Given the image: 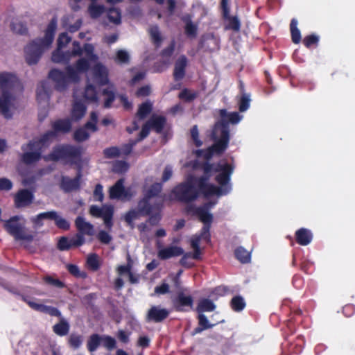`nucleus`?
I'll return each mask as SVG.
<instances>
[{
	"label": "nucleus",
	"instance_id": "nucleus-1",
	"mask_svg": "<svg viewBox=\"0 0 355 355\" xmlns=\"http://www.w3.org/2000/svg\"><path fill=\"white\" fill-rule=\"evenodd\" d=\"M205 175L197 179L190 177L172 191L173 197L180 201L189 202L195 200L199 192L205 196H223L232 189L230 176L234 167L225 160L217 164H206L203 168Z\"/></svg>",
	"mask_w": 355,
	"mask_h": 355
},
{
	"label": "nucleus",
	"instance_id": "nucleus-2",
	"mask_svg": "<svg viewBox=\"0 0 355 355\" xmlns=\"http://www.w3.org/2000/svg\"><path fill=\"white\" fill-rule=\"evenodd\" d=\"M71 41V37L67 33H63L58 39V48L53 52L52 61L55 63H67L76 56H80L85 53L87 58H79L75 67L69 65L67 67V73L58 69H52L49 74V78L55 83V89L60 92L64 91L69 83H77L80 80V73L86 72L89 68V61L96 62L98 56L94 53V46L92 44H85L82 48L78 42H73L71 51H62Z\"/></svg>",
	"mask_w": 355,
	"mask_h": 355
},
{
	"label": "nucleus",
	"instance_id": "nucleus-3",
	"mask_svg": "<svg viewBox=\"0 0 355 355\" xmlns=\"http://www.w3.org/2000/svg\"><path fill=\"white\" fill-rule=\"evenodd\" d=\"M92 82L98 86L106 85L107 87L103 90V95L105 96L104 107L108 108L115 99V87L109 79V71L107 68L101 62H97L91 70V75L87 78V83L84 92V98L88 103H98L97 92Z\"/></svg>",
	"mask_w": 355,
	"mask_h": 355
},
{
	"label": "nucleus",
	"instance_id": "nucleus-4",
	"mask_svg": "<svg viewBox=\"0 0 355 355\" xmlns=\"http://www.w3.org/2000/svg\"><path fill=\"white\" fill-rule=\"evenodd\" d=\"M54 131L46 132L38 141H31L26 146L22 147L24 151L22 155V160L26 164H32L38 161L41 158V154L43 149L47 147L51 141L55 137L56 132H69L71 128V121L69 119H60L54 122L53 124Z\"/></svg>",
	"mask_w": 355,
	"mask_h": 355
},
{
	"label": "nucleus",
	"instance_id": "nucleus-5",
	"mask_svg": "<svg viewBox=\"0 0 355 355\" xmlns=\"http://www.w3.org/2000/svg\"><path fill=\"white\" fill-rule=\"evenodd\" d=\"M0 112L6 119L12 117V111L15 108L14 94L17 89L21 90V87L18 78L10 73H0Z\"/></svg>",
	"mask_w": 355,
	"mask_h": 355
},
{
	"label": "nucleus",
	"instance_id": "nucleus-6",
	"mask_svg": "<svg viewBox=\"0 0 355 355\" xmlns=\"http://www.w3.org/2000/svg\"><path fill=\"white\" fill-rule=\"evenodd\" d=\"M57 22L55 17L52 18L45 31L44 37L33 40L25 47V58L28 64H36L42 53L49 49L54 40Z\"/></svg>",
	"mask_w": 355,
	"mask_h": 355
},
{
	"label": "nucleus",
	"instance_id": "nucleus-7",
	"mask_svg": "<svg viewBox=\"0 0 355 355\" xmlns=\"http://www.w3.org/2000/svg\"><path fill=\"white\" fill-rule=\"evenodd\" d=\"M214 205V203L206 204L202 207H198L195 210V213L199 217L201 222L204 223V227L202 229L201 233L199 235H194L191 239V246L193 249L192 258L194 259H200V244L202 241L207 243L210 241V225L213 220V216L209 213V209Z\"/></svg>",
	"mask_w": 355,
	"mask_h": 355
},
{
	"label": "nucleus",
	"instance_id": "nucleus-8",
	"mask_svg": "<svg viewBox=\"0 0 355 355\" xmlns=\"http://www.w3.org/2000/svg\"><path fill=\"white\" fill-rule=\"evenodd\" d=\"M211 137L214 144L207 149L204 155L207 159H209L215 153H223L227 148L230 140L227 125L221 122L216 123L213 128Z\"/></svg>",
	"mask_w": 355,
	"mask_h": 355
},
{
	"label": "nucleus",
	"instance_id": "nucleus-9",
	"mask_svg": "<svg viewBox=\"0 0 355 355\" xmlns=\"http://www.w3.org/2000/svg\"><path fill=\"white\" fill-rule=\"evenodd\" d=\"M82 148L73 146H62L54 148L52 153L45 156L46 161L63 159L66 163L76 164L80 166Z\"/></svg>",
	"mask_w": 355,
	"mask_h": 355
},
{
	"label": "nucleus",
	"instance_id": "nucleus-10",
	"mask_svg": "<svg viewBox=\"0 0 355 355\" xmlns=\"http://www.w3.org/2000/svg\"><path fill=\"white\" fill-rule=\"evenodd\" d=\"M162 190V184L160 183L153 184L150 189H146L145 198L139 201L138 205V210H130L128 211L125 219L128 223H131L134 220L137 219L140 215L149 214L153 208L150 206L149 200L156 196Z\"/></svg>",
	"mask_w": 355,
	"mask_h": 355
},
{
	"label": "nucleus",
	"instance_id": "nucleus-11",
	"mask_svg": "<svg viewBox=\"0 0 355 355\" xmlns=\"http://www.w3.org/2000/svg\"><path fill=\"white\" fill-rule=\"evenodd\" d=\"M20 218V216H15L5 220L4 227L16 240L31 241L33 239V236L25 232L24 225L19 222Z\"/></svg>",
	"mask_w": 355,
	"mask_h": 355
},
{
	"label": "nucleus",
	"instance_id": "nucleus-12",
	"mask_svg": "<svg viewBox=\"0 0 355 355\" xmlns=\"http://www.w3.org/2000/svg\"><path fill=\"white\" fill-rule=\"evenodd\" d=\"M98 122V114L95 112H92L90 116V121H88L84 128L78 129L74 132V139L77 141H83L89 137V135L87 130L93 132L98 130L96 123Z\"/></svg>",
	"mask_w": 355,
	"mask_h": 355
},
{
	"label": "nucleus",
	"instance_id": "nucleus-13",
	"mask_svg": "<svg viewBox=\"0 0 355 355\" xmlns=\"http://www.w3.org/2000/svg\"><path fill=\"white\" fill-rule=\"evenodd\" d=\"M90 214L95 217H101L105 226L110 229L112 226L113 207L112 206L103 205L99 207L92 205L89 210Z\"/></svg>",
	"mask_w": 355,
	"mask_h": 355
},
{
	"label": "nucleus",
	"instance_id": "nucleus-14",
	"mask_svg": "<svg viewBox=\"0 0 355 355\" xmlns=\"http://www.w3.org/2000/svg\"><path fill=\"white\" fill-rule=\"evenodd\" d=\"M123 179L119 180L110 189V197L112 199L128 200L133 196L134 193L130 188L125 189Z\"/></svg>",
	"mask_w": 355,
	"mask_h": 355
},
{
	"label": "nucleus",
	"instance_id": "nucleus-15",
	"mask_svg": "<svg viewBox=\"0 0 355 355\" xmlns=\"http://www.w3.org/2000/svg\"><path fill=\"white\" fill-rule=\"evenodd\" d=\"M157 246L158 248L157 256L162 260L178 257L184 253V250L180 246L170 245L166 248H162L159 241L157 243Z\"/></svg>",
	"mask_w": 355,
	"mask_h": 355
},
{
	"label": "nucleus",
	"instance_id": "nucleus-16",
	"mask_svg": "<svg viewBox=\"0 0 355 355\" xmlns=\"http://www.w3.org/2000/svg\"><path fill=\"white\" fill-rule=\"evenodd\" d=\"M193 300L190 295H185L183 293L178 294L174 300V306L176 310L180 311H187L193 308Z\"/></svg>",
	"mask_w": 355,
	"mask_h": 355
},
{
	"label": "nucleus",
	"instance_id": "nucleus-17",
	"mask_svg": "<svg viewBox=\"0 0 355 355\" xmlns=\"http://www.w3.org/2000/svg\"><path fill=\"white\" fill-rule=\"evenodd\" d=\"M34 198L33 191L27 189L19 191L15 196V203L17 207H23L30 205Z\"/></svg>",
	"mask_w": 355,
	"mask_h": 355
},
{
	"label": "nucleus",
	"instance_id": "nucleus-18",
	"mask_svg": "<svg viewBox=\"0 0 355 355\" xmlns=\"http://www.w3.org/2000/svg\"><path fill=\"white\" fill-rule=\"evenodd\" d=\"M73 98L75 103L73 105L71 117L73 121H79L85 116L87 107L85 105L78 101L79 95L77 90L73 92Z\"/></svg>",
	"mask_w": 355,
	"mask_h": 355
},
{
	"label": "nucleus",
	"instance_id": "nucleus-19",
	"mask_svg": "<svg viewBox=\"0 0 355 355\" xmlns=\"http://www.w3.org/2000/svg\"><path fill=\"white\" fill-rule=\"evenodd\" d=\"M169 311L166 309H161L159 306H152L147 314V321L159 322L168 317Z\"/></svg>",
	"mask_w": 355,
	"mask_h": 355
},
{
	"label": "nucleus",
	"instance_id": "nucleus-20",
	"mask_svg": "<svg viewBox=\"0 0 355 355\" xmlns=\"http://www.w3.org/2000/svg\"><path fill=\"white\" fill-rule=\"evenodd\" d=\"M80 169H79L78 175L73 179H70L67 177L63 176L62 178L60 188L65 192H70L73 190H76L80 187Z\"/></svg>",
	"mask_w": 355,
	"mask_h": 355
},
{
	"label": "nucleus",
	"instance_id": "nucleus-21",
	"mask_svg": "<svg viewBox=\"0 0 355 355\" xmlns=\"http://www.w3.org/2000/svg\"><path fill=\"white\" fill-rule=\"evenodd\" d=\"M75 225L78 233L83 235L92 236L94 234V226L86 221L83 216H78L75 220Z\"/></svg>",
	"mask_w": 355,
	"mask_h": 355
},
{
	"label": "nucleus",
	"instance_id": "nucleus-22",
	"mask_svg": "<svg viewBox=\"0 0 355 355\" xmlns=\"http://www.w3.org/2000/svg\"><path fill=\"white\" fill-rule=\"evenodd\" d=\"M187 64V59L184 55L181 56L176 61L174 69V78L176 80H181L184 78Z\"/></svg>",
	"mask_w": 355,
	"mask_h": 355
},
{
	"label": "nucleus",
	"instance_id": "nucleus-23",
	"mask_svg": "<svg viewBox=\"0 0 355 355\" xmlns=\"http://www.w3.org/2000/svg\"><path fill=\"white\" fill-rule=\"evenodd\" d=\"M295 236L297 242L301 245H307L311 242L313 239L311 232L305 228L298 230L295 233Z\"/></svg>",
	"mask_w": 355,
	"mask_h": 355
},
{
	"label": "nucleus",
	"instance_id": "nucleus-24",
	"mask_svg": "<svg viewBox=\"0 0 355 355\" xmlns=\"http://www.w3.org/2000/svg\"><path fill=\"white\" fill-rule=\"evenodd\" d=\"M102 345V335L92 334L87 342V347L89 352H94Z\"/></svg>",
	"mask_w": 355,
	"mask_h": 355
},
{
	"label": "nucleus",
	"instance_id": "nucleus-25",
	"mask_svg": "<svg viewBox=\"0 0 355 355\" xmlns=\"http://www.w3.org/2000/svg\"><path fill=\"white\" fill-rule=\"evenodd\" d=\"M58 214L55 211L43 212V213L39 214L37 216L32 218L31 220L37 226H41L42 225L41 223V220L42 219H50V220H55Z\"/></svg>",
	"mask_w": 355,
	"mask_h": 355
},
{
	"label": "nucleus",
	"instance_id": "nucleus-26",
	"mask_svg": "<svg viewBox=\"0 0 355 355\" xmlns=\"http://www.w3.org/2000/svg\"><path fill=\"white\" fill-rule=\"evenodd\" d=\"M216 309L214 303L209 299H202L199 301L196 310L198 313L210 312Z\"/></svg>",
	"mask_w": 355,
	"mask_h": 355
},
{
	"label": "nucleus",
	"instance_id": "nucleus-27",
	"mask_svg": "<svg viewBox=\"0 0 355 355\" xmlns=\"http://www.w3.org/2000/svg\"><path fill=\"white\" fill-rule=\"evenodd\" d=\"M37 99L40 104L47 103L49 101V94L46 90V83L42 82L37 89Z\"/></svg>",
	"mask_w": 355,
	"mask_h": 355
},
{
	"label": "nucleus",
	"instance_id": "nucleus-28",
	"mask_svg": "<svg viewBox=\"0 0 355 355\" xmlns=\"http://www.w3.org/2000/svg\"><path fill=\"white\" fill-rule=\"evenodd\" d=\"M148 122L157 132H160L165 125L166 119L162 116H153Z\"/></svg>",
	"mask_w": 355,
	"mask_h": 355
},
{
	"label": "nucleus",
	"instance_id": "nucleus-29",
	"mask_svg": "<svg viewBox=\"0 0 355 355\" xmlns=\"http://www.w3.org/2000/svg\"><path fill=\"white\" fill-rule=\"evenodd\" d=\"M53 329L55 334L60 336H64L69 333V324L67 320L62 319L59 323L53 326Z\"/></svg>",
	"mask_w": 355,
	"mask_h": 355
},
{
	"label": "nucleus",
	"instance_id": "nucleus-30",
	"mask_svg": "<svg viewBox=\"0 0 355 355\" xmlns=\"http://www.w3.org/2000/svg\"><path fill=\"white\" fill-rule=\"evenodd\" d=\"M152 108L153 103L149 101H146L139 106L137 112V116L140 119L146 118V116L151 112Z\"/></svg>",
	"mask_w": 355,
	"mask_h": 355
},
{
	"label": "nucleus",
	"instance_id": "nucleus-31",
	"mask_svg": "<svg viewBox=\"0 0 355 355\" xmlns=\"http://www.w3.org/2000/svg\"><path fill=\"white\" fill-rule=\"evenodd\" d=\"M297 21L293 19L291 22V32L292 35V40L295 44H298L301 40V34L300 30L297 27Z\"/></svg>",
	"mask_w": 355,
	"mask_h": 355
},
{
	"label": "nucleus",
	"instance_id": "nucleus-32",
	"mask_svg": "<svg viewBox=\"0 0 355 355\" xmlns=\"http://www.w3.org/2000/svg\"><path fill=\"white\" fill-rule=\"evenodd\" d=\"M220 114L223 118L227 117L228 121L233 124L238 123L242 119V116H241L238 112H231L227 114L225 110H221L220 111Z\"/></svg>",
	"mask_w": 355,
	"mask_h": 355
},
{
	"label": "nucleus",
	"instance_id": "nucleus-33",
	"mask_svg": "<svg viewBox=\"0 0 355 355\" xmlns=\"http://www.w3.org/2000/svg\"><path fill=\"white\" fill-rule=\"evenodd\" d=\"M235 256L241 263H245L250 261V252L242 247L235 250Z\"/></svg>",
	"mask_w": 355,
	"mask_h": 355
},
{
	"label": "nucleus",
	"instance_id": "nucleus-34",
	"mask_svg": "<svg viewBox=\"0 0 355 355\" xmlns=\"http://www.w3.org/2000/svg\"><path fill=\"white\" fill-rule=\"evenodd\" d=\"M104 11L103 6L96 5L92 3L88 8V12L92 18L96 19L99 17Z\"/></svg>",
	"mask_w": 355,
	"mask_h": 355
},
{
	"label": "nucleus",
	"instance_id": "nucleus-35",
	"mask_svg": "<svg viewBox=\"0 0 355 355\" xmlns=\"http://www.w3.org/2000/svg\"><path fill=\"white\" fill-rule=\"evenodd\" d=\"M225 18L227 21V24L226 26L227 29H231L234 31H239L240 30L241 23L238 17H230L227 15V17Z\"/></svg>",
	"mask_w": 355,
	"mask_h": 355
},
{
	"label": "nucleus",
	"instance_id": "nucleus-36",
	"mask_svg": "<svg viewBox=\"0 0 355 355\" xmlns=\"http://www.w3.org/2000/svg\"><path fill=\"white\" fill-rule=\"evenodd\" d=\"M87 263L92 270H97L100 268V261L96 254H91L87 257Z\"/></svg>",
	"mask_w": 355,
	"mask_h": 355
},
{
	"label": "nucleus",
	"instance_id": "nucleus-37",
	"mask_svg": "<svg viewBox=\"0 0 355 355\" xmlns=\"http://www.w3.org/2000/svg\"><path fill=\"white\" fill-rule=\"evenodd\" d=\"M245 303L244 300L240 297L236 296L232 298L231 301V306L235 311H240L244 309Z\"/></svg>",
	"mask_w": 355,
	"mask_h": 355
},
{
	"label": "nucleus",
	"instance_id": "nucleus-38",
	"mask_svg": "<svg viewBox=\"0 0 355 355\" xmlns=\"http://www.w3.org/2000/svg\"><path fill=\"white\" fill-rule=\"evenodd\" d=\"M107 17L111 22L115 24H119L121 23V12L116 8H110L108 10Z\"/></svg>",
	"mask_w": 355,
	"mask_h": 355
},
{
	"label": "nucleus",
	"instance_id": "nucleus-39",
	"mask_svg": "<svg viewBox=\"0 0 355 355\" xmlns=\"http://www.w3.org/2000/svg\"><path fill=\"white\" fill-rule=\"evenodd\" d=\"M129 168V164L125 161H116L113 164V171L117 173H125Z\"/></svg>",
	"mask_w": 355,
	"mask_h": 355
},
{
	"label": "nucleus",
	"instance_id": "nucleus-40",
	"mask_svg": "<svg viewBox=\"0 0 355 355\" xmlns=\"http://www.w3.org/2000/svg\"><path fill=\"white\" fill-rule=\"evenodd\" d=\"M83 343V337L80 335L72 334L70 335L69 338V345L74 348L78 349L79 348Z\"/></svg>",
	"mask_w": 355,
	"mask_h": 355
},
{
	"label": "nucleus",
	"instance_id": "nucleus-41",
	"mask_svg": "<svg viewBox=\"0 0 355 355\" xmlns=\"http://www.w3.org/2000/svg\"><path fill=\"white\" fill-rule=\"evenodd\" d=\"M102 345L108 350H112L116 347V340L114 338L102 335Z\"/></svg>",
	"mask_w": 355,
	"mask_h": 355
},
{
	"label": "nucleus",
	"instance_id": "nucleus-42",
	"mask_svg": "<svg viewBox=\"0 0 355 355\" xmlns=\"http://www.w3.org/2000/svg\"><path fill=\"white\" fill-rule=\"evenodd\" d=\"M11 28L13 32L18 34H25L27 31L26 26L20 21L15 20L11 24Z\"/></svg>",
	"mask_w": 355,
	"mask_h": 355
},
{
	"label": "nucleus",
	"instance_id": "nucleus-43",
	"mask_svg": "<svg viewBox=\"0 0 355 355\" xmlns=\"http://www.w3.org/2000/svg\"><path fill=\"white\" fill-rule=\"evenodd\" d=\"M127 260H128L127 265H125V266L121 265L117 267L116 270H117V272L119 273V275H122L124 273H128L129 275L130 272H131L133 263H132V260L131 259L130 255H128Z\"/></svg>",
	"mask_w": 355,
	"mask_h": 355
},
{
	"label": "nucleus",
	"instance_id": "nucleus-44",
	"mask_svg": "<svg viewBox=\"0 0 355 355\" xmlns=\"http://www.w3.org/2000/svg\"><path fill=\"white\" fill-rule=\"evenodd\" d=\"M149 33L154 43L157 46H159L161 43L162 37L158 27L156 26H152L149 29Z\"/></svg>",
	"mask_w": 355,
	"mask_h": 355
},
{
	"label": "nucleus",
	"instance_id": "nucleus-45",
	"mask_svg": "<svg viewBox=\"0 0 355 355\" xmlns=\"http://www.w3.org/2000/svg\"><path fill=\"white\" fill-rule=\"evenodd\" d=\"M130 59L129 53L125 50H119L116 52V62L120 64L128 63Z\"/></svg>",
	"mask_w": 355,
	"mask_h": 355
},
{
	"label": "nucleus",
	"instance_id": "nucleus-46",
	"mask_svg": "<svg viewBox=\"0 0 355 355\" xmlns=\"http://www.w3.org/2000/svg\"><path fill=\"white\" fill-rule=\"evenodd\" d=\"M197 25L193 24L191 20L187 22L185 32L189 37H195L197 35Z\"/></svg>",
	"mask_w": 355,
	"mask_h": 355
},
{
	"label": "nucleus",
	"instance_id": "nucleus-47",
	"mask_svg": "<svg viewBox=\"0 0 355 355\" xmlns=\"http://www.w3.org/2000/svg\"><path fill=\"white\" fill-rule=\"evenodd\" d=\"M103 153L107 158H115L121 155L120 149L116 147H111L105 148L103 150Z\"/></svg>",
	"mask_w": 355,
	"mask_h": 355
},
{
	"label": "nucleus",
	"instance_id": "nucleus-48",
	"mask_svg": "<svg viewBox=\"0 0 355 355\" xmlns=\"http://www.w3.org/2000/svg\"><path fill=\"white\" fill-rule=\"evenodd\" d=\"M179 98L186 101H191L196 97V94L187 89H184L180 94Z\"/></svg>",
	"mask_w": 355,
	"mask_h": 355
},
{
	"label": "nucleus",
	"instance_id": "nucleus-49",
	"mask_svg": "<svg viewBox=\"0 0 355 355\" xmlns=\"http://www.w3.org/2000/svg\"><path fill=\"white\" fill-rule=\"evenodd\" d=\"M54 221L57 227L60 229L67 230L70 227L69 223L66 219L60 216L59 214H58Z\"/></svg>",
	"mask_w": 355,
	"mask_h": 355
},
{
	"label": "nucleus",
	"instance_id": "nucleus-50",
	"mask_svg": "<svg viewBox=\"0 0 355 355\" xmlns=\"http://www.w3.org/2000/svg\"><path fill=\"white\" fill-rule=\"evenodd\" d=\"M250 99L248 95H243L239 101V110L241 112L246 111L250 107Z\"/></svg>",
	"mask_w": 355,
	"mask_h": 355
},
{
	"label": "nucleus",
	"instance_id": "nucleus-51",
	"mask_svg": "<svg viewBox=\"0 0 355 355\" xmlns=\"http://www.w3.org/2000/svg\"><path fill=\"white\" fill-rule=\"evenodd\" d=\"M71 245L72 247H78L84 244L85 240L84 235L80 233L76 234L73 237L71 238Z\"/></svg>",
	"mask_w": 355,
	"mask_h": 355
},
{
	"label": "nucleus",
	"instance_id": "nucleus-52",
	"mask_svg": "<svg viewBox=\"0 0 355 355\" xmlns=\"http://www.w3.org/2000/svg\"><path fill=\"white\" fill-rule=\"evenodd\" d=\"M58 247L60 250H67L72 248L71 239L66 237H61L58 241Z\"/></svg>",
	"mask_w": 355,
	"mask_h": 355
},
{
	"label": "nucleus",
	"instance_id": "nucleus-53",
	"mask_svg": "<svg viewBox=\"0 0 355 355\" xmlns=\"http://www.w3.org/2000/svg\"><path fill=\"white\" fill-rule=\"evenodd\" d=\"M191 135L193 142L197 147L200 146L202 144V141L199 139V132L198 126L193 125L191 130Z\"/></svg>",
	"mask_w": 355,
	"mask_h": 355
},
{
	"label": "nucleus",
	"instance_id": "nucleus-54",
	"mask_svg": "<svg viewBox=\"0 0 355 355\" xmlns=\"http://www.w3.org/2000/svg\"><path fill=\"white\" fill-rule=\"evenodd\" d=\"M169 291H170L169 285L165 282L162 283L159 286H157L155 288V294H156V295H164V294L169 293Z\"/></svg>",
	"mask_w": 355,
	"mask_h": 355
},
{
	"label": "nucleus",
	"instance_id": "nucleus-55",
	"mask_svg": "<svg viewBox=\"0 0 355 355\" xmlns=\"http://www.w3.org/2000/svg\"><path fill=\"white\" fill-rule=\"evenodd\" d=\"M198 320H199V325L200 327H202V329H207L211 328L213 326L209 323V320H208L207 318L206 317V315H205L202 313H200V314L198 315Z\"/></svg>",
	"mask_w": 355,
	"mask_h": 355
},
{
	"label": "nucleus",
	"instance_id": "nucleus-56",
	"mask_svg": "<svg viewBox=\"0 0 355 355\" xmlns=\"http://www.w3.org/2000/svg\"><path fill=\"white\" fill-rule=\"evenodd\" d=\"M318 42V37L316 35H309L304 37V44L306 47H310L313 44H316Z\"/></svg>",
	"mask_w": 355,
	"mask_h": 355
},
{
	"label": "nucleus",
	"instance_id": "nucleus-57",
	"mask_svg": "<svg viewBox=\"0 0 355 355\" xmlns=\"http://www.w3.org/2000/svg\"><path fill=\"white\" fill-rule=\"evenodd\" d=\"M24 300L29 305L31 308L35 311L42 312V309H44V304L37 303L32 300H29L27 298H24Z\"/></svg>",
	"mask_w": 355,
	"mask_h": 355
},
{
	"label": "nucleus",
	"instance_id": "nucleus-58",
	"mask_svg": "<svg viewBox=\"0 0 355 355\" xmlns=\"http://www.w3.org/2000/svg\"><path fill=\"white\" fill-rule=\"evenodd\" d=\"M12 187V182L7 178H0V190L9 191Z\"/></svg>",
	"mask_w": 355,
	"mask_h": 355
},
{
	"label": "nucleus",
	"instance_id": "nucleus-59",
	"mask_svg": "<svg viewBox=\"0 0 355 355\" xmlns=\"http://www.w3.org/2000/svg\"><path fill=\"white\" fill-rule=\"evenodd\" d=\"M98 239H99V241L103 243H105V244H107L110 242V241L112 240V237L111 236L106 232L105 231H100L98 234Z\"/></svg>",
	"mask_w": 355,
	"mask_h": 355
},
{
	"label": "nucleus",
	"instance_id": "nucleus-60",
	"mask_svg": "<svg viewBox=\"0 0 355 355\" xmlns=\"http://www.w3.org/2000/svg\"><path fill=\"white\" fill-rule=\"evenodd\" d=\"M192 254L191 252H187V253H185L184 254L183 253V256L182 257V259H180V264L184 267H187V268H190L193 266V263L188 261V259L190 258V257H192Z\"/></svg>",
	"mask_w": 355,
	"mask_h": 355
},
{
	"label": "nucleus",
	"instance_id": "nucleus-61",
	"mask_svg": "<svg viewBox=\"0 0 355 355\" xmlns=\"http://www.w3.org/2000/svg\"><path fill=\"white\" fill-rule=\"evenodd\" d=\"M42 312L49 313L53 316H60L61 315V313L58 309L45 306V305H44V309H42Z\"/></svg>",
	"mask_w": 355,
	"mask_h": 355
},
{
	"label": "nucleus",
	"instance_id": "nucleus-62",
	"mask_svg": "<svg viewBox=\"0 0 355 355\" xmlns=\"http://www.w3.org/2000/svg\"><path fill=\"white\" fill-rule=\"evenodd\" d=\"M94 196L96 200L103 201V187L101 184H97L95 187V190L94 192Z\"/></svg>",
	"mask_w": 355,
	"mask_h": 355
},
{
	"label": "nucleus",
	"instance_id": "nucleus-63",
	"mask_svg": "<svg viewBox=\"0 0 355 355\" xmlns=\"http://www.w3.org/2000/svg\"><path fill=\"white\" fill-rule=\"evenodd\" d=\"M150 128V125L148 124V122L147 121V123L142 127L139 137L136 141H139L147 137V135L149 134Z\"/></svg>",
	"mask_w": 355,
	"mask_h": 355
},
{
	"label": "nucleus",
	"instance_id": "nucleus-64",
	"mask_svg": "<svg viewBox=\"0 0 355 355\" xmlns=\"http://www.w3.org/2000/svg\"><path fill=\"white\" fill-rule=\"evenodd\" d=\"M137 142V141H135L132 142H130L128 144L123 146V148L120 150L121 155H129L131 153L133 146L136 144Z\"/></svg>",
	"mask_w": 355,
	"mask_h": 355
}]
</instances>
